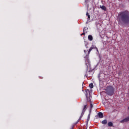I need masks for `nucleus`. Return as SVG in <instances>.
<instances>
[{"mask_svg":"<svg viewBox=\"0 0 129 129\" xmlns=\"http://www.w3.org/2000/svg\"><path fill=\"white\" fill-rule=\"evenodd\" d=\"M86 65H87V63H86Z\"/></svg>","mask_w":129,"mask_h":129,"instance_id":"nucleus-21","label":"nucleus"},{"mask_svg":"<svg viewBox=\"0 0 129 129\" xmlns=\"http://www.w3.org/2000/svg\"><path fill=\"white\" fill-rule=\"evenodd\" d=\"M86 16H87V17H88V19H89V20H90V15H89V14H88V12L87 13Z\"/></svg>","mask_w":129,"mask_h":129,"instance_id":"nucleus-13","label":"nucleus"},{"mask_svg":"<svg viewBox=\"0 0 129 129\" xmlns=\"http://www.w3.org/2000/svg\"><path fill=\"white\" fill-rule=\"evenodd\" d=\"M98 115L100 118H103V113L101 112H99Z\"/></svg>","mask_w":129,"mask_h":129,"instance_id":"nucleus-7","label":"nucleus"},{"mask_svg":"<svg viewBox=\"0 0 129 129\" xmlns=\"http://www.w3.org/2000/svg\"><path fill=\"white\" fill-rule=\"evenodd\" d=\"M85 31V28H84L83 31L84 32Z\"/></svg>","mask_w":129,"mask_h":129,"instance_id":"nucleus-19","label":"nucleus"},{"mask_svg":"<svg viewBox=\"0 0 129 129\" xmlns=\"http://www.w3.org/2000/svg\"><path fill=\"white\" fill-rule=\"evenodd\" d=\"M85 76L86 77H87L88 76L87 75V72H86V74L85 75Z\"/></svg>","mask_w":129,"mask_h":129,"instance_id":"nucleus-15","label":"nucleus"},{"mask_svg":"<svg viewBox=\"0 0 129 129\" xmlns=\"http://www.w3.org/2000/svg\"><path fill=\"white\" fill-rule=\"evenodd\" d=\"M87 62H88V63H89V59H87Z\"/></svg>","mask_w":129,"mask_h":129,"instance_id":"nucleus-18","label":"nucleus"},{"mask_svg":"<svg viewBox=\"0 0 129 129\" xmlns=\"http://www.w3.org/2000/svg\"><path fill=\"white\" fill-rule=\"evenodd\" d=\"M88 70V66H87V71Z\"/></svg>","mask_w":129,"mask_h":129,"instance_id":"nucleus-20","label":"nucleus"},{"mask_svg":"<svg viewBox=\"0 0 129 129\" xmlns=\"http://www.w3.org/2000/svg\"><path fill=\"white\" fill-rule=\"evenodd\" d=\"M100 9H101L102 10H103V11H106V7L104 6H101L100 7Z\"/></svg>","mask_w":129,"mask_h":129,"instance_id":"nucleus-9","label":"nucleus"},{"mask_svg":"<svg viewBox=\"0 0 129 129\" xmlns=\"http://www.w3.org/2000/svg\"><path fill=\"white\" fill-rule=\"evenodd\" d=\"M119 22L123 24H128L129 23V11L125 10L120 12L117 18Z\"/></svg>","mask_w":129,"mask_h":129,"instance_id":"nucleus-1","label":"nucleus"},{"mask_svg":"<svg viewBox=\"0 0 129 129\" xmlns=\"http://www.w3.org/2000/svg\"><path fill=\"white\" fill-rule=\"evenodd\" d=\"M83 35H85V32H84L83 33H82V34H81V36H83Z\"/></svg>","mask_w":129,"mask_h":129,"instance_id":"nucleus-16","label":"nucleus"},{"mask_svg":"<svg viewBox=\"0 0 129 129\" xmlns=\"http://www.w3.org/2000/svg\"><path fill=\"white\" fill-rule=\"evenodd\" d=\"M87 92H89V90L88 89L86 90L87 93H86V96L87 99V101H88L90 103V111H91V110H92V108H93V104H92V103L91 102V99H90V98H88V97L87 96Z\"/></svg>","mask_w":129,"mask_h":129,"instance_id":"nucleus-3","label":"nucleus"},{"mask_svg":"<svg viewBox=\"0 0 129 129\" xmlns=\"http://www.w3.org/2000/svg\"><path fill=\"white\" fill-rule=\"evenodd\" d=\"M129 121V116H127V117L124 118L122 120L120 121L121 123H124V122H128Z\"/></svg>","mask_w":129,"mask_h":129,"instance_id":"nucleus-6","label":"nucleus"},{"mask_svg":"<svg viewBox=\"0 0 129 129\" xmlns=\"http://www.w3.org/2000/svg\"><path fill=\"white\" fill-rule=\"evenodd\" d=\"M84 53H85V54H86V53H87V51H86V50H84Z\"/></svg>","mask_w":129,"mask_h":129,"instance_id":"nucleus-17","label":"nucleus"},{"mask_svg":"<svg viewBox=\"0 0 129 129\" xmlns=\"http://www.w3.org/2000/svg\"><path fill=\"white\" fill-rule=\"evenodd\" d=\"M106 93L107 95L109 96H112L113 95V93L114 92V88L112 86H108L106 87Z\"/></svg>","mask_w":129,"mask_h":129,"instance_id":"nucleus-2","label":"nucleus"},{"mask_svg":"<svg viewBox=\"0 0 129 129\" xmlns=\"http://www.w3.org/2000/svg\"><path fill=\"white\" fill-rule=\"evenodd\" d=\"M93 49H96L97 50V52H98V49H97V47H96V46H92L89 49V51H88V55H87L86 57H88V55L90 54V52H91Z\"/></svg>","mask_w":129,"mask_h":129,"instance_id":"nucleus-4","label":"nucleus"},{"mask_svg":"<svg viewBox=\"0 0 129 129\" xmlns=\"http://www.w3.org/2000/svg\"><path fill=\"white\" fill-rule=\"evenodd\" d=\"M87 106V105H85L83 109L82 113L81 114V116L80 117V118L78 119V121H79V120H81V118H82V116H83V114H84V112H85V111L86 110V107Z\"/></svg>","mask_w":129,"mask_h":129,"instance_id":"nucleus-5","label":"nucleus"},{"mask_svg":"<svg viewBox=\"0 0 129 129\" xmlns=\"http://www.w3.org/2000/svg\"><path fill=\"white\" fill-rule=\"evenodd\" d=\"M102 124H107V120L104 119L101 121Z\"/></svg>","mask_w":129,"mask_h":129,"instance_id":"nucleus-8","label":"nucleus"},{"mask_svg":"<svg viewBox=\"0 0 129 129\" xmlns=\"http://www.w3.org/2000/svg\"><path fill=\"white\" fill-rule=\"evenodd\" d=\"M108 125L110 127L113 126V123H112V122L109 121L108 122Z\"/></svg>","mask_w":129,"mask_h":129,"instance_id":"nucleus-10","label":"nucleus"},{"mask_svg":"<svg viewBox=\"0 0 129 129\" xmlns=\"http://www.w3.org/2000/svg\"><path fill=\"white\" fill-rule=\"evenodd\" d=\"M88 38L89 41H92L93 40V37L92 36V35H89Z\"/></svg>","mask_w":129,"mask_h":129,"instance_id":"nucleus-11","label":"nucleus"},{"mask_svg":"<svg viewBox=\"0 0 129 129\" xmlns=\"http://www.w3.org/2000/svg\"><path fill=\"white\" fill-rule=\"evenodd\" d=\"M71 129H73V128H72Z\"/></svg>","mask_w":129,"mask_h":129,"instance_id":"nucleus-22","label":"nucleus"},{"mask_svg":"<svg viewBox=\"0 0 129 129\" xmlns=\"http://www.w3.org/2000/svg\"><path fill=\"white\" fill-rule=\"evenodd\" d=\"M89 119H90V114H89L88 115L87 121H89Z\"/></svg>","mask_w":129,"mask_h":129,"instance_id":"nucleus-14","label":"nucleus"},{"mask_svg":"<svg viewBox=\"0 0 129 129\" xmlns=\"http://www.w3.org/2000/svg\"><path fill=\"white\" fill-rule=\"evenodd\" d=\"M89 87L90 88H93V87H94L93 84V83L90 84L89 85Z\"/></svg>","mask_w":129,"mask_h":129,"instance_id":"nucleus-12","label":"nucleus"}]
</instances>
